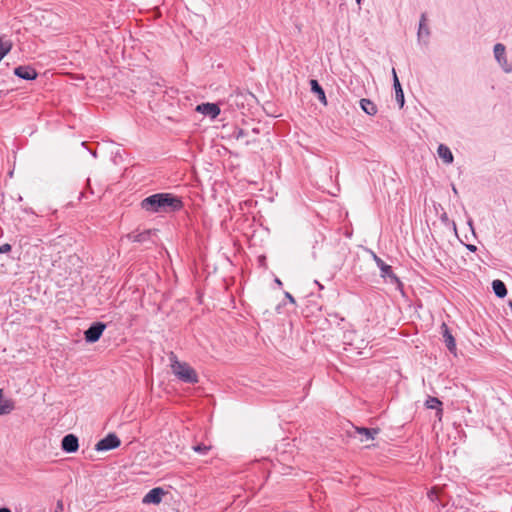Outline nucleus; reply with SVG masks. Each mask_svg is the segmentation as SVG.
Returning a JSON list of instances; mask_svg holds the SVG:
<instances>
[{
	"label": "nucleus",
	"instance_id": "nucleus-1",
	"mask_svg": "<svg viewBox=\"0 0 512 512\" xmlns=\"http://www.w3.org/2000/svg\"><path fill=\"white\" fill-rule=\"evenodd\" d=\"M140 205L148 213H171L181 210L183 202L171 193H156L144 198Z\"/></svg>",
	"mask_w": 512,
	"mask_h": 512
},
{
	"label": "nucleus",
	"instance_id": "nucleus-2",
	"mask_svg": "<svg viewBox=\"0 0 512 512\" xmlns=\"http://www.w3.org/2000/svg\"><path fill=\"white\" fill-rule=\"evenodd\" d=\"M171 368L173 373L183 382L194 384L198 382V375L196 371L187 363L180 362L176 359V356L172 353L171 357Z\"/></svg>",
	"mask_w": 512,
	"mask_h": 512
},
{
	"label": "nucleus",
	"instance_id": "nucleus-3",
	"mask_svg": "<svg viewBox=\"0 0 512 512\" xmlns=\"http://www.w3.org/2000/svg\"><path fill=\"white\" fill-rule=\"evenodd\" d=\"M372 257L376 262L377 266L381 270V277L389 278L391 283L397 284V286H401V282L399 278L393 273L392 267L386 264L380 257H378L374 252H372Z\"/></svg>",
	"mask_w": 512,
	"mask_h": 512
},
{
	"label": "nucleus",
	"instance_id": "nucleus-4",
	"mask_svg": "<svg viewBox=\"0 0 512 512\" xmlns=\"http://www.w3.org/2000/svg\"><path fill=\"white\" fill-rule=\"evenodd\" d=\"M494 56L498 64L502 67L505 73H510L512 71V65L508 63L506 57V49L505 46L501 43H497L494 46Z\"/></svg>",
	"mask_w": 512,
	"mask_h": 512
},
{
	"label": "nucleus",
	"instance_id": "nucleus-5",
	"mask_svg": "<svg viewBox=\"0 0 512 512\" xmlns=\"http://www.w3.org/2000/svg\"><path fill=\"white\" fill-rule=\"evenodd\" d=\"M121 444L120 439L114 433L108 434L106 437L98 441L95 446L97 451H108L119 447Z\"/></svg>",
	"mask_w": 512,
	"mask_h": 512
},
{
	"label": "nucleus",
	"instance_id": "nucleus-6",
	"mask_svg": "<svg viewBox=\"0 0 512 512\" xmlns=\"http://www.w3.org/2000/svg\"><path fill=\"white\" fill-rule=\"evenodd\" d=\"M105 328L106 325L101 322H96L92 324L84 333L85 340L89 343H94L98 341Z\"/></svg>",
	"mask_w": 512,
	"mask_h": 512
},
{
	"label": "nucleus",
	"instance_id": "nucleus-7",
	"mask_svg": "<svg viewBox=\"0 0 512 512\" xmlns=\"http://www.w3.org/2000/svg\"><path fill=\"white\" fill-rule=\"evenodd\" d=\"M14 74L24 80H34L37 77L36 70L29 65H21L14 69Z\"/></svg>",
	"mask_w": 512,
	"mask_h": 512
},
{
	"label": "nucleus",
	"instance_id": "nucleus-8",
	"mask_svg": "<svg viewBox=\"0 0 512 512\" xmlns=\"http://www.w3.org/2000/svg\"><path fill=\"white\" fill-rule=\"evenodd\" d=\"M62 449L67 453H74L79 448L78 438L73 434H68L61 441Z\"/></svg>",
	"mask_w": 512,
	"mask_h": 512
},
{
	"label": "nucleus",
	"instance_id": "nucleus-9",
	"mask_svg": "<svg viewBox=\"0 0 512 512\" xmlns=\"http://www.w3.org/2000/svg\"><path fill=\"white\" fill-rule=\"evenodd\" d=\"M196 110L212 119L216 118L220 114V108L214 103H202L197 106Z\"/></svg>",
	"mask_w": 512,
	"mask_h": 512
},
{
	"label": "nucleus",
	"instance_id": "nucleus-10",
	"mask_svg": "<svg viewBox=\"0 0 512 512\" xmlns=\"http://www.w3.org/2000/svg\"><path fill=\"white\" fill-rule=\"evenodd\" d=\"M165 494L164 490L160 487L151 489L143 498V503L146 504H159L162 496Z\"/></svg>",
	"mask_w": 512,
	"mask_h": 512
},
{
	"label": "nucleus",
	"instance_id": "nucleus-11",
	"mask_svg": "<svg viewBox=\"0 0 512 512\" xmlns=\"http://www.w3.org/2000/svg\"><path fill=\"white\" fill-rule=\"evenodd\" d=\"M441 330H442L443 340L445 342L447 349L451 353L455 354L456 353V342H455V339H454L453 335L451 334L448 326L445 323H443L441 325Z\"/></svg>",
	"mask_w": 512,
	"mask_h": 512
},
{
	"label": "nucleus",
	"instance_id": "nucleus-12",
	"mask_svg": "<svg viewBox=\"0 0 512 512\" xmlns=\"http://www.w3.org/2000/svg\"><path fill=\"white\" fill-rule=\"evenodd\" d=\"M392 74H393V87L395 90V98H396V101H397L399 107L402 108L405 103L404 92L402 90L400 81L398 79L396 70L394 68L392 69Z\"/></svg>",
	"mask_w": 512,
	"mask_h": 512
},
{
	"label": "nucleus",
	"instance_id": "nucleus-13",
	"mask_svg": "<svg viewBox=\"0 0 512 512\" xmlns=\"http://www.w3.org/2000/svg\"><path fill=\"white\" fill-rule=\"evenodd\" d=\"M356 432L360 436V441L362 443L368 442L370 440H373L375 435L378 434L379 429H369V428H358L356 427Z\"/></svg>",
	"mask_w": 512,
	"mask_h": 512
},
{
	"label": "nucleus",
	"instance_id": "nucleus-14",
	"mask_svg": "<svg viewBox=\"0 0 512 512\" xmlns=\"http://www.w3.org/2000/svg\"><path fill=\"white\" fill-rule=\"evenodd\" d=\"M15 408L14 402L11 399L3 398V390L0 389V415H7Z\"/></svg>",
	"mask_w": 512,
	"mask_h": 512
},
{
	"label": "nucleus",
	"instance_id": "nucleus-15",
	"mask_svg": "<svg viewBox=\"0 0 512 512\" xmlns=\"http://www.w3.org/2000/svg\"><path fill=\"white\" fill-rule=\"evenodd\" d=\"M438 156L443 160L446 164H451L453 162V154L449 147L444 144H440L437 150Z\"/></svg>",
	"mask_w": 512,
	"mask_h": 512
},
{
	"label": "nucleus",
	"instance_id": "nucleus-16",
	"mask_svg": "<svg viewBox=\"0 0 512 512\" xmlns=\"http://www.w3.org/2000/svg\"><path fill=\"white\" fill-rule=\"evenodd\" d=\"M310 85H311L312 92L317 94L319 101L321 103H323L324 105H326L327 100H326L325 92H324L323 88L319 85L318 81L312 79L310 81Z\"/></svg>",
	"mask_w": 512,
	"mask_h": 512
},
{
	"label": "nucleus",
	"instance_id": "nucleus-17",
	"mask_svg": "<svg viewBox=\"0 0 512 512\" xmlns=\"http://www.w3.org/2000/svg\"><path fill=\"white\" fill-rule=\"evenodd\" d=\"M360 106L362 110L368 115H375L377 113V106L370 100L363 98L360 100Z\"/></svg>",
	"mask_w": 512,
	"mask_h": 512
},
{
	"label": "nucleus",
	"instance_id": "nucleus-18",
	"mask_svg": "<svg viewBox=\"0 0 512 512\" xmlns=\"http://www.w3.org/2000/svg\"><path fill=\"white\" fill-rule=\"evenodd\" d=\"M425 405L428 409H435L437 410V415L439 416V419L442 415V402L436 398V397H428V399L425 402Z\"/></svg>",
	"mask_w": 512,
	"mask_h": 512
},
{
	"label": "nucleus",
	"instance_id": "nucleus-19",
	"mask_svg": "<svg viewBox=\"0 0 512 512\" xmlns=\"http://www.w3.org/2000/svg\"><path fill=\"white\" fill-rule=\"evenodd\" d=\"M492 288L495 295L499 298H503L507 295V289L505 284L501 280H494L492 282Z\"/></svg>",
	"mask_w": 512,
	"mask_h": 512
},
{
	"label": "nucleus",
	"instance_id": "nucleus-20",
	"mask_svg": "<svg viewBox=\"0 0 512 512\" xmlns=\"http://www.w3.org/2000/svg\"><path fill=\"white\" fill-rule=\"evenodd\" d=\"M426 14L423 13L421 15L420 23H419V29H418V37H422L423 35L429 36L430 32L428 27L426 26Z\"/></svg>",
	"mask_w": 512,
	"mask_h": 512
},
{
	"label": "nucleus",
	"instance_id": "nucleus-21",
	"mask_svg": "<svg viewBox=\"0 0 512 512\" xmlns=\"http://www.w3.org/2000/svg\"><path fill=\"white\" fill-rule=\"evenodd\" d=\"M152 234H154V232L151 230H147L142 233H139L134 236V242H145L150 238V236Z\"/></svg>",
	"mask_w": 512,
	"mask_h": 512
},
{
	"label": "nucleus",
	"instance_id": "nucleus-22",
	"mask_svg": "<svg viewBox=\"0 0 512 512\" xmlns=\"http://www.w3.org/2000/svg\"><path fill=\"white\" fill-rule=\"evenodd\" d=\"M193 451L200 455H207L208 452L211 450V446L205 445V444H197L192 447Z\"/></svg>",
	"mask_w": 512,
	"mask_h": 512
},
{
	"label": "nucleus",
	"instance_id": "nucleus-23",
	"mask_svg": "<svg viewBox=\"0 0 512 512\" xmlns=\"http://www.w3.org/2000/svg\"><path fill=\"white\" fill-rule=\"evenodd\" d=\"M438 497V490L436 488H432L429 492H428V498L434 502L436 501Z\"/></svg>",
	"mask_w": 512,
	"mask_h": 512
},
{
	"label": "nucleus",
	"instance_id": "nucleus-24",
	"mask_svg": "<svg viewBox=\"0 0 512 512\" xmlns=\"http://www.w3.org/2000/svg\"><path fill=\"white\" fill-rule=\"evenodd\" d=\"M246 135H247V133L243 129H239L234 132V137L236 138V140H241Z\"/></svg>",
	"mask_w": 512,
	"mask_h": 512
},
{
	"label": "nucleus",
	"instance_id": "nucleus-25",
	"mask_svg": "<svg viewBox=\"0 0 512 512\" xmlns=\"http://www.w3.org/2000/svg\"><path fill=\"white\" fill-rule=\"evenodd\" d=\"M11 250V245L10 244H3L2 246H0V253H6V252H9Z\"/></svg>",
	"mask_w": 512,
	"mask_h": 512
},
{
	"label": "nucleus",
	"instance_id": "nucleus-26",
	"mask_svg": "<svg viewBox=\"0 0 512 512\" xmlns=\"http://www.w3.org/2000/svg\"><path fill=\"white\" fill-rule=\"evenodd\" d=\"M285 296L289 300L290 303L295 304V299L289 292H286Z\"/></svg>",
	"mask_w": 512,
	"mask_h": 512
},
{
	"label": "nucleus",
	"instance_id": "nucleus-27",
	"mask_svg": "<svg viewBox=\"0 0 512 512\" xmlns=\"http://www.w3.org/2000/svg\"><path fill=\"white\" fill-rule=\"evenodd\" d=\"M467 249L472 251V252H475L477 250V247L473 244H469V245H466Z\"/></svg>",
	"mask_w": 512,
	"mask_h": 512
},
{
	"label": "nucleus",
	"instance_id": "nucleus-28",
	"mask_svg": "<svg viewBox=\"0 0 512 512\" xmlns=\"http://www.w3.org/2000/svg\"><path fill=\"white\" fill-rule=\"evenodd\" d=\"M0 512H11V510L9 508L3 507L0 508Z\"/></svg>",
	"mask_w": 512,
	"mask_h": 512
},
{
	"label": "nucleus",
	"instance_id": "nucleus-29",
	"mask_svg": "<svg viewBox=\"0 0 512 512\" xmlns=\"http://www.w3.org/2000/svg\"><path fill=\"white\" fill-rule=\"evenodd\" d=\"M453 192L457 194V189L455 188V186H453Z\"/></svg>",
	"mask_w": 512,
	"mask_h": 512
},
{
	"label": "nucleus",
	"instance_id": "nucleus-30",
	"mask_svg": "<svg viewBox=\"0 0 512 512\" xmlns=\"http://www.w3.org/2000/svg\"><path fill=\"white\" fill-rule=\"evenodd\" d=\"M244 144H245V145H249V144H250V141H248V140H247V141H245V143H244Z\"/></svg>",
	"mask_w": 512,
	"mask_h": 512
},
{
	"label": "nucleus",
	"instance_id": "nucleus-31",
	"mask_svg": "<svg viewBox=\"0 0 512 512\" xmlns=\"http://www.w3.org/2000/svg\"><path fill=\"white\" fill-rule=\"evenodd\" d=\"M356 1H357V3H358V4H360V1H361V0H356Z\"/></svg>",
	"mask_w": 512,
	"mask_h": 512
},
{
	"label": "nucleus",
	"instance_id": "nucleus-32",
	"mask_svg": "<svg viewBox=\"0 0 512 512\" xmlns=\"http://www.w3.org/2000/svg\"><path fill=\"white\" fill-rule=\"evenodd\" d=\"M510 305H511V309H512V303H510Z\"/></svg>",
	"mask_w": 512,
	"mask_h": 512
}]
</instances>
